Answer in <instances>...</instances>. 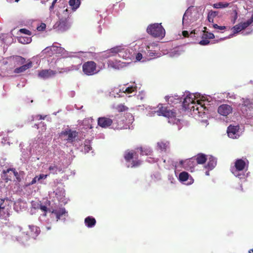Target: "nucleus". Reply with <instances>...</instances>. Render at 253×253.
<instances>
[{
  "label": "nucleus",
  "instance_id": "nucleus-21",
  "mask_svg": "<svg viewBox=\"0 0 253 253\" xmlns=\"http://www.w3.org/2000/svg\"><path fill=\"white\" fill-rule=\"evenodd\" d=\"M56 25H57V27L60 31H64L68 29V23L66 20H60Z\"/></svg>",
  "mask_w": 253,
  "mask_h": 253
},
{
  "label": "nucleus",
  "instance_id": "nucleus-10",
  "mask_svg": "<svg viewBox=\"0 0 253 253\" xmlns=\"http://www.w3.org/2000/svg\"><path fill=\"white\" fill-rule=\"evenodd\" d=\"M197 102L194 106L195 109L192 111L195 114H198L199 116H202L205 114V111L207 110V108L205 104L203 103V101L197 100Z\"/></svg>",
  "mask_w": 253,
  "mask_h": 253
},
{
  "label": "nucleus",
  "instance_id": "nucleus-56",
  "mask_svg": "<svg viewBox=\"0 0 253 253\" xmlns=\"http://www.w3.org/2000/svg\"><path fill=\"white\" fill-rule=\"evenodd\" d=\"M32 207L33 208H34V207H37V204L36 205V204H32Z\"/></svg>",
  "mask_w": 253,
  "mask_h": 253
},
{
  "label": "nucleus",
  "instance_id": "nucleus-5",
  "mask_svg": "<svg viewBox=\"0 0 253 253\" xmlns=\"http://www.w3.org/2000/svg\"><path fill=\"white\" fill-rule=\"evenodd\" d=\"M112 128L116 129H122L125 127V122L122 119L121 115L119 114H116L115 116L112 115Z\"/></svg>",
  "mask_w": 253,
  "mask_h": 253
},
{
  "label": "nucleus",
  "instance_id": "nucleus-13",
  "mask_svg": "<svg viewBox=\"0 0 253 253\" xmlns=\"http://www.w3.org/2000/svg\"><path fill=\"white\" fill-rule=\"evenodd\" d=\"M239 130V126L230 125L227 129L228 136L232 138H237L239 136L238 134Z\"/></svg>",
  "mask_w": 253,
  "mask_h": 253
},
{
  "label": "nucleus",
  "instance_id": "nucleus-35",
  "mask_svg": "<svg viewBox=\"0 0 253 253\" xmlns=\"http://www.w3.org/2000/svg\"><path fill=\"white\" fill-rule=\"evenodd\" d=\"M147 50V55L150 57H153L156 55L157 53L155 51H153L150 49V47L149 45H147L146 47Z\"/></svg>",
  "mask_w": 253,
  "mask_h": 253
},
{
  "label": "nucleus",
  "instance_id": "nucleus-7",
  "mask_svg": "<svg viewBox=\"0 0 253 253\" xmlns=\"http://www.w3.org/2000/svg\"><path fill=\"white\" fill-rule=\"evenodd\" d=\"M18 175V173L15 170V169L9 168L2 171L1 177L5 182H7L8 181L11 180L13 175L17 176Z\"/></svg>",
  "mask_w": 253,
  "mask_h": 253
},
{
  "label": "nucleus",
  "instance_id": "nucleus-47",
  "mask_svg": "<svg viewBox=\"0 0 253 253\" xmlns=\"http://www.w3.org/2000/svg\"><path fill=\"white\" fill-rule=\"evenodd\" d=\"M48 174H41L38 176V181H40L41 179H45L48 176Z\"/></svg>",
  "mask_w": 253,
  "mask_h": 253
},
{
  "label": "nucleus",
  "instance_id": "nucleus-32",
  "mask_svg": "<svg viewBox=\"0 0 253 253\" xmlns=\"http://www.w3.org/2000/svg\"><path fill=\"white\" fill-rule=\"evenodd\" d=\"M136 90V87L135 86H131L126 88L123 87L122 91L123 92H126L127 93H131L132 92Z\"/></svg>",
  "mask_w": 253,
  "mask_h": 253
},
{
  "label": "nucleus",
  "instance_id": "nucleus-18",
  "mask_svg": "<svg viewBox=\"0 0 253 253\" xmlns=\"http://www.w3.org/2000/svg\"><path fill=\"white\" fill-rule=\"evenodd\" d=\"M196 164H204L208 160L207 156L203 153L198 154L194 157Z\"/></svg>",
  "mask_w": 253,
  "mask_h": 253
},
{
  "label": "nucleus",
  "instance_id": "nucleus-60",
  "mask_svg": "<svg viewBox=\"0 0 253 253\" xmlns=\"http://www.w3.org/2000/svg\"><path fill=\"white\" fill-rule=\"evenodd\" d=\"M194 33H195L194 31H192L191 32L190 34H194Z\"/></svg>",
  "mask_w": 253,
  "mask_h": 253
},
{
  "label": "nucleus",
  "instance_id": "nucleus-36",
  "mask_svg": "<svg viewBox=\"0 0 253 253\" xmlns=\"http://www.w3.org/2000/svg\"><path fill=\"white\" fill-rule=\"evenodd\" d=\"M92 149V147L90 144V142L89 141H85L84 145V153H88L89 151Z\"/></svg>",
  "mask_w": 253,
  "mask_h": 253
},
{
  "label": "nucleus",
  "instance_id": "nucleus-59",
  "mask_svg": "<svg viewBox=\"0 0 253 253\" xmlns=\"http://www.w3.org/2000/svg\"><path fill=\"white\" fill-rule=\"evenodd\" d=\"M206 175H209V171H207L206 172Z\"/></svg>",
  "mask_w": 253,
  "mask_h": 253
},
{
  "label": "nucleus",
  "instance_id": "nucleus-15",
  "mask_svg": "<svg viewBox=\"0 0 253 253\" xmlns=\"http://www.w3.org/2000/svg\"><path fill=\"white\" fill-rule=\"evenodd\" d=\"M179 179L180 181L182 182L189 180L187 183L188 184H191L194 182V179L192 178V177L186 171H183L179 173Z\"/></svg>",
  "mask_w": 253,
  "mask_h": 253
},
{
  "label": "nucleus",
  "instance_id": "nucleus-37",
  "mask_svg": "<svg viewBox=\"0 0 253 253\" xmlns=\"http://www.w3.org/2000/svg\"><path fill=\"white\" fill-rule=\"evenodd\" d=\"M141 164V161L136 157L135 160H132L131 163V168H135L140 166Z\"/></svg>",
  "mask_w": 253,
  "mask_h": 253
},
{
  "label": "nucleus",
  "instance_id": "nucleus-19",
  "mask_svg": "<svg viewBox=\"0 0 253 253\" xmlns=\"http://www.w3.org/2000/svg\"><path fill=\"white\" fill-rule=\"evenodd\" d=\"M209 161L207 165L205 166L206 168L210 170L212 169L216 165V159L212 156H210L208 158Z\"/></svg>",
  "mask_w": 253,
  "mask_h": 253
},
{
  "label": "nucleus",
  "instance_id": "nucleus-38",
  "mask_svg": "<svg viewBox=\"0 0 253 253\" xmlns=\"http://www.w3.org/2000/svg\"><path fill=\"white\" fill-rule=\"evenodd\" d=\"M202 38H205V39H207L208 40L213 39L214 38V35H213V34H212L211 33L205 32L203 34Z\"/></svg>",
  "mask_w": 253,
  "mask_h": 253
},
{
  "label": "nucleus",
  "instance_id": "nucleus-63",
  "mask_svg": "<svg viewBox=\"0 0 253 253\" xmlns=\"http://www.w3.org/2000/svg\"><path fill=\"white\" fill-rule=\"evenodd\" d=\"M20 0H15V2H18Z\"/></svg>",
  "mask_w": 253,
  "mask_h": 253
},
{
  "label": "nucleus",
  "instance_id": "nucleus-48",
  "mask_svg": "<svg viewBox=\"0 0 253 253\" xmlns=\"http://www.w3.org/2000/svg\"><path fill=\"white\" fill-rule=\"evenodd\" d=\"M5 199L0 198V209L4 210L5 209V206L4 205V202Z\"/></svg>",
  "mask_w": 253,
  "mask_h": 253
},
{
  "label": "nucleus",
  "instance_id": "nucleus-42",
  "mask_svg": "<svg viewBox=\"0 0 253 253\" xmlns=\"http://www.w3.org/2000/svg\"><path fill=\"white\" fill-rule=\"evenodd\" d=\"M241 27V26L240 24L234 26L233 28L234 33L236 34L243 30Z\"/></svg>",
  "mask_w": 253,
  "mask_h": 253
},
{
  "label": "nucleus",
  "instance_id": "nucleus-50",
  "mask_svg": "<svg viewBox=\"0 0 253 253\" xmlns=\"http://www.w3.org/2000/svg\"><path fill=\"white\" fill-rule=\"evenodd\" d=\"M38 181V176H35L32 180V181L30 183L29 185H33L36 183Z\"/></svg>",
  "mask_w": 253,
  "mask_h": 253
},
{
  "label": "nucleus",
  "instance_id": "nucleus-34",
  "mask_svg": "<svg viewBox=\"0 0 253 253\" xmlns=\"http://www.w3.org/2000/svg\"><path fill=\"white\" fill-rule=\"evenodd\" d=\"M58 167L56 165H50L48 168L50 173L52 174H56L57 173Z\"/></svg>",
  "mask_w": 253,
  "mask_h": 253
},
{
  "label": "nucleus",
  "instance_id": "nucleus-20",
  "mask_svg": "<svg viewBox=\"0 0 253 253\" xmlns=\"http://www.w3.org/2000/svg\"><path fill=\"white\" fill-rule=\"evenodd\" d=\"M96 223L95 219L92 216H87L84 219V223L88 228L93 227Z\"/></svg>",
  "mask_w": 253,
  "mask_h": 253
},
{
  "label": "nucleus",
  "instance_id": "nucleus-53",
  "mask_svg": "<svg viewBox=\"0 0 253 253\" xmlns=\"http://www.w3.org/2000/svg\"><path fill=\"white\" fill-rule=\"evenodd\" d=\"M37 117L39 118V120L44 119L45 117H42L41 115H39Z\"/></svg>",
  "mask_w": 253,
  "mask_h": 253
},
{
  "label": "nucleus",
  "instance_id": "nucleus-27",
  "mask_svg": "<svg viewBox=\"0 0 253 253\" xmlns=\"http://www.w3.org/2000/svg\"><path fill=\"white\" fill-rule=\"evenodd\" d=\"M138 149L140 151V154L141 155H150L152 153V151L149 148H143L141 147Z\"/></svg>",
  "mask_w": 253,
  "mask_h": 253
},
{
  "label": "nucleus",
  "instance_id": "nucleus-8",
  "mask_svg": "<svg viewBox=\"0 0 253 253\" xmlns=\"http://www.w3.org/2000/svg\"><path fill=\"white\" fill-rule=\"evenodd\" d=\"M179 163L184 169L191 171L197 165L194 157L185 160H181Z\"/></svg>",
  "mask_w": 253,
  "mask_h": 253
},
{
  "label": "nucleus",
  "instance_id": "nucleus-44",
  "mask_svg": "<svg viewBox=\"0 0 253 253\" xmlns=\"http://www.w3.org/2000/svg\"><path fill=\"white\" fill-rule=\"evenodd\" d=\"M210 43L209 40L205 38H203V39L199 43L202 45H206Z\"/></svg>",
  "mask_w": 253,
  "mask_h": 253
},
{
  "label": "nucleus",
  "instance_id": "nucleus-23",
  "mask_svg": "<svg viewBox=\"0 0 253 253\" xmlns=\"http://www.w3.org/2000/svg\"><path fill=\"white\" fill-rule=\"evenodd\" d=\"M13 59L15 62L16 65H22L26 62V59L20 56H14L13 57Z\"/></svg>",
  "mask_w": 253,
  "mask_h": 253
},
{
  "label": "nucleus",
  "instance_id": "nucleus-29",
  "mask_svg": "<svg viewBox=\"0 0 253 253\" xmlns=\"http://www.w3.org/2000/svg\"><path fill=\"white\" fill-rule=\"evenodd\" d=\"M69 3L73 9H76L79 7L81 1L80 0H70Z\"/></svg>",
  "mask_w": 253,
  "mask_h": 253
},
{
  "label": "nucleus",
  "instance_id": "nucleus-6",
  "mask_svg": "<svg viewBox=\"0 0 253 253\" xmlns=\"http://www.w3.org/2000/svg\"><path fill=\"white\" fill-rule=\"evenodd\" d=\"M196 102L192 97V95L189 94L186 96L184 99L182 103L183 107L185 110H190V111L194 110V105Z\"/></svg>",
  "mask_w": 253,
  "mask_h": 253
},
{
  "label": "nucleus",
  "instance_id": "nucleus-41",
  "mask_svg": "<svg viewBox=\"0 0 253 253\" xmlns=\"http://www.w3.org/2000/svg\"><path fill=\"white\" fill-rule=\"evenodd\" d=\"M58 48L57 46H51L50 47H47L44 49V51L49 53H52L53 51L56 50Z\"/></svg>",
  "mask_w": 253,
  "mask_h": 253
},
{
  "label": "nucleus",
  "instance_id": "nucleus-33",
  "mask_svg": "<svg viewBox=\"0 0 253 253\" xmlns=\"http://www.w3.org/2000/svg\"><path fill=\"white\" fill-rule=\"evenodd\" d=\"M217 13L215 11H211L209 12L208 15V19L210 22H213V18L215 17Z\"/></svg>",
  "mask_w": 253,
  "mask_h": 253
},
{
  "label": "nucleus",
  "instance_id": "nucleus-16",
  "mask_svg": "<svg viewBox=\"0 0 253 253\" xmlns=\"http://www.w3.org/2000/svg\"><path fill=\"white\" fill-rule=\"evenodd\" d=\"M32 65V62L30 60H28V62L27 64L22 65L20 67L15 68L14 70V72L16 74L23 73L28 69L31 68Z\"/></svg>",
  "mask_w": 253,
  "mask_h": 253
},
{
  "label": "nucleus",
  "instance_id": "nucleus-12",
  "mask_svg": "<svg viewBox=\"0 0 253 253\" xmlns=\"http://www.w3.org/2000/svg\"><path fill=\"white\" fill-rule=\"evenodd\" d=\"M232 107L228 104H222L218 107L217 112L222 116H227L232 112Z\"/></svg>",
  "mask_w": 253,
  "mask_h": 253
},
{
  "label": "nucleus",
  "instance_id": "nucleus-31",
  "mask_svg": "<svg viewBox=\"0 0 253 253\" xmlns=\"http://www.w3.org/2000/svg\"><path fill=\"white\" fill-rule=\"evenodd\" d=\"M116 109L119 112H123L127 111L128 110V108L124 104H120L116 107Z\"/></svg>",
  "mask_w": 253,
  "mask_h": 253
},
{
  "label": "nucleus",
  "instance_id": "nucleus-51",
  "mask_svg": "<svg viewBox=\"0 0 253 253\" xmlns=\"http://www.w3.org/2000/svg\"><path fill=\"white\" fill-rule=\"evenodd\" d=\"M182 35L184 37H189V33L188 31H183L182 32Z\"/></svg>",
  "mask_w": 253,
  "mask_h": 253
},
{
  "label": "nucleus",
  "instance_id": "nucleus-55",
  "mask_svg": "<svg viewBox=\"0 0 253 253\" xmlns=\"http://www.w3.org/2000/svg\"><path fill=\"white\" fill-rule=\"evenodd\" d=\"M225 29H226V27L225 26H219V27L218 28V29L222 30H224Z\"/></svg>",
  "mask_w": 253,
  "mask_h": 253
},
{
  "label": "nucleus",
  "instance_id": "nucleus-46",
  "mask_svg": "<svg viewBox=\"0 0 253 253\" xmlns=\"http://www.w3.org/2000/svg\"><path fill=\"white\" fill-rule=\"evenodd\" d=\"M20 32L29 36L31 35V32L26 29H21L20 30Z\"/></svg>",
  "mask_w": 253,
  "mask_h": 253
},
{
  "label": "nucleus",
  "instance_id": "nucleus-54",
  "mask_svg": "<svg viewBox=\"0 0 253 253\" xmlns=\"http://www.w3.org/2000/svg\"><path fill=\"white\" fill-rule=\"evenodd\" d=\"M213 27L215 29H218V28L219 27V26H218L217 24H213Z\"/></svg>",
  "mask_w": 253,
  "mask_h": 253
},
{
  "label": "nucleus",
  "instance_id": "nucleus-26",
  "mask_svg": "<svg viewBox=\"0 0 253 253\" xmlns=\"http://www.w3.org/2000/svg\"><path fill=\"white\" fill-rule=\"evenodd\" d=\"M78 133L76 130H72L71 129L70 133L68 135L67 140L69 141H73L75 138L78 136Z\"/></svg>",
  "mask_w": 253,
  "mask_h": 253
},
{
  "label": "nucleus",
  "instance_id": "nucleus-4",
  "mask_svg": "<svg viewBox=\"0 0 253 253\" xmlns=\"http://www.w3.org/2000/svg\"><path fill=\"white\" fill-rule=\"evenodd\" d=\"M246 163L244 160L240 159L235 162L234 167L231 168L232 173L236 176L239 177L241 175L238 172L243 170L246 167H248V161Z\"/></svg>",
  "mask_w": 253,
  "mask_h": 253
},
{
  "label": "nucleus",
  "instance_id": "nucleus-22",
  "mask_svg": "<svg viewBox=\"0 0 253 253\" xmlns=\"http://www.w3.org/2000/svg\"><path fill=\"white\" fill-rule=\"evenodd\" d=\"M30 235L33 237H37L40 233V230L39 227L36 226L30 225Z\"/></svg>",
  "mask_w": 253,
  "mask_h": 253
},
{
  "label": "nucleus",
  "instance_id": "nucleus-62",
  "mask_svg": "<svg viewBox=\"0 0 253 253\" xmlns=\"http://www.w3.org/2000/svg\"><path fill=\"white\" fill-rule=\"evenodd\" d=\"M2 210H2V209H0V214L1 213V211H2Z\"/></svg>",
  "mask_w": 253,
  "mask_h": 253
},
{
  "label": "nucleus",
  "instance_id": "nucleus-45",
  "mask_svg": "<svg viewBox=\"0 0 253 253\" xmlns=\"http://www.w3.org/2000/svg\"><path fill=\"white\" fill-rule=\"evenodd\" d=\"M71 130V129L67 128L63 131H61V132L60 133V136H68L69 134V133H70V131Z\"/></svg>",
  "mask_w": 253,
  "mask_h": 253
},
{
  "label": "nucleus",
  "instance_id": "nucleus-2",
  "mask_svg": "<svg viewBox=\"0 0 253 253\" xmlns=\"http://www.w3.org/2000/svg\"><path fill=\"white\" fill-rule=\"evenodd\" d=\"M244 114L249 118L253 119V103L249 99L243 98L242 103L240 104Z\"/></svg>",
  "mask_w": 253,
  "mask_h": 253
},
{
  "label": "nucleus",
  "instance_id": "nucleus-9",
  "mask_svg": "<svg viewBox=\"0 0 253 253\" xmlns=\"http://www.w3.org/2000/svg\"><path fill=\"white\" fill-rule=\"evenodd\" d=\"M113 121L112 116L109 117H99L97 120V124L99 126L102 128H107L112 125Z\"/></svg>",
  "mask_w": 253,
  "mask_h": 253
},
{
  "label": "nucleus",
  "instance_id": "nucleus-3",
  "mask_svg": "<svg viewBox=\"0 0 253 253\" xmlns=\"http://www.w3.org/2000/svg\"><path fill=\"white\" fill-rule=\"evenodd\" d=\"M83 73L87 76H92L97 74V64L93 61H88L84 62L82 66Z\"/></svg>",
  "mask_w": 253,
  "mask_h": 253
},
{
  "label": "nucleus",
  "instance_id": "nucleus-14",
  "mask_svg": "<svg viewBox=\"0 0 253 253\" xmlns=\"http://www.w3.org/2000/svg\"><path fill=\"white\" fill-rule=\"evenodd\" d=\"M56 74V71L51 69L42 70L39 72L38 76L40 78L47 79L54 76Z\"/></svg>",
  "mask_w": 253,
  "mask_h": 253
},
{
  "label": "nucleus",
  "instance_id": "nucleus-28",
  "mask_svg": "<svg viewBox=\"0 0 253 253\" xmlns=\"http://www.w3.org/2000/svg\"><path fill=\"white\" fill-rule=\"evenodd\" d=\"M124 49L122 48L121 46H117V47H113V48H112L110 50V52L111 53H119V55L120 56H122V53H123V50ZM123 56H124V55H123Z\"/></svg>",
  "mask_w": 253,
  "mask_h": 253
},
{
  "label": "nucleus",
  "instance_id": "nucleus-24",
  "mask_svg": "<svg viewBox=\"0 0 253 253\" xmlns=\"http://www.w3.org/2000/svg\"><path fill=\"white\" fill-rule=\"evenodd\" d=\"M158 147L162 151H166L167 149L169 148V142L166 141H161L157 143Z\"/></svg>",
  "mask_w": 253,
  "mask_h": 253
},
{
  "label": "nucleus",
  "instance_id": "nucleus-25",
  "mask_svg": "<svg viewBox=\"0 0 253 253\" xmlns=\"http://www.w3.org/2000/svg\"><path fill=\"white\" fill-rule=\"evenodd\" d=\"M66 212V210L64 208L60 209L58 211L53 210L51 213H54L56 215L57 221L60 219L61 216L64 214Z\"/></svg>",
  "mask_w": 253,
  "mask_h": 253
},
{
  "label": "nucleus",
  "instance_id": "nucleus-58",
  "mask_svg": "<svg viewBox=\"0 0 253 253\" xmlns=\"http://www.w3.org/2000/svg\"><path fill=\"white\" fill-rule=\"evenodd\" d=\"M46 229H47V230H49L51 229V227H46Z\"/></svg>",
  "mask_w": 253,
  "mask_h": 253
},
{
  "label": "nucleus",
  "instance_id": "nucleus-39",
  "mask_svg": "<svg viewBox=\"0 0 253 253\" xmlns=\"http://www.w3.org/2000/svg\"><path fill=\"white\" fill-rule=\"evenodd\" d=\"M229 4L228 3H223L222 2H218L214 4L213 7L215 8H220L223 7H227Z\"/></svg>",
  "mask_w": 253,
  "mask_h": 253
},
{
  "label": "nucleus",
  "instance_id": "nucleus-52",
  "mask_svg": "<svg viewBox=\"0 0 253 253\" xmlns=\"http://www.w3.org/2000/svg\"><path fill=\"white\" fill-rule=\"evenodd\" d=\"M57 0H54L52 1L51 5L50 6V9H53L55 3L56 2Z\"/></svg>",
  "mask_w": 253,
  "mask_h": 253
},
{
  "label": "nucleus",
  "instance_id": "nucleus-61",
  "mask_svg": "<svg viewBox=\"0 0 253 253\" xmlns=\"http://www.w3.org/2000/svg\"><path fill=\"white\" fill-rule=\"evenodd\" d=\"M185 16V14H184V15H183V20L184 19Z\"/></svg>",
  "mask_w": 253,
  "mask_h": 253
},
{
  "label": "nucleus",
  "instance_id": "nucleus-11",
  "mask_svg": "<svg viewBox=\"0 0 253 253\" xmlns=\"http://www.w3.org/2000/svg\"><path fill=\"white\" fill-rule=\"evenodd\" d=\"M157 113L159 115H162L167 118H174L176 117L175 112L163 106L159 108Z\"/></svg>",
  "mask_w": 253,
  "mask_h": 253
},
{
  "label": "nucleus",
  "instance_id": "nucleus-49",
  "mask_svg": "<svg viewBox=\"0 0 253 253\" xmlns=\"http://www.w3.org/2000/svg\"><path fill=\"white\" fill-rule=\"evenodd\" d=\"M142 58V55L141 53H138L136 55V59L137 61H140Z\"/></svg>",
  "mask_w": 253,
  "mask_h": 253
},
{
  "label": "nucleus",
  "instance_id": "nucleus-17",
  "mask_svg": "<svg viewBox=\"0 0 253 253\" xmlns=\"http://www.w3.org/2000/svg\"><path fill=\"white\" fill-rule=\"evenodd\" d=\"M136 156L138 157L136 152L133 150L126 151L124 154V158L126 162H129L133 158H136Z\"/></svg>",
  "mask_w": 253,
  "mask_h": 253
},
{
  "label": "nucleus",
  "instance_id": "nucleus-40",
  "mask_svg": "<svg viewBox=\"0 0 253 253\" xmlns=\"http://www.w3.org/2000/svg\"><path fill=\"white\" fill-rule=\"evenodd\" d=\"M34 209H40L42 211H45V213L44 214V215L46 216V212L47 211V208L45 206L42 205L41 203L40 204L38 203L37 207H34Z\"/></svg>",
  "mask_w": 253,
  "mask_h": 253
},
{
  "label": "nucleus",
  "instance_id": "nucleus-57",
  "mask_svg": "<svg viewBox=\"0 0 253 253\" xmlns=\"http://www.w3.org/2000/svg\"><path fill=\"white\" fill-rule=\"evenodd\" d=\"M249 253H253V249H250L249 252H248Z\"/></svg>",
  "mask_w": 253,
  "mask_h": 253
},
{
  "label": "nucleus",
  "instance_id": "nucleus-30",
  "mask_svg": "<svg viewBox=\"0 0 253 253\" xmlns=\"http://www.w3.org/2000/svg\"><path fill=\"white\" fill-rule=\"evenodd\" d=\"M253 22V16H252L250 19L248 20L246 22L244 23H240L241 27L242 30L246 29L249 26H250Z\"/></svg>",
  "mask_w": 253,
  "mask_h": 253
},
{
  "label": "nucleus",
  "instance_id": "nucleus-43",
  "mask_svg": "<svg viewBox=\"0 0 253 253\" xmlns=\"http://www.w3.org/2000/svg\"><path fill=\"white\" fill-rule=\"evenodd\" d=\"M46 28V25L44 23H41L39 26H38L37 29L39 31H43Z\"/></svg>",
  "mask_w": 253,
  "mask_h": 253
},
{
  "label": "nucleus",
  "instance_id": "nucleus-1",
  "mask_svg": "<svg viewBox=\"0 0 253 253\" xmlns=\"http://www.w3.org/2000/svg\"><path fill=\"white\" fill-rule=\"evenodd\" d=\"M147 32L155 38H163L165 36V30L161 23H154L149 25L147 28Z\"/></svg>",
  "mask_w": 253,
  "mask_h": 253
}]
</instances>
